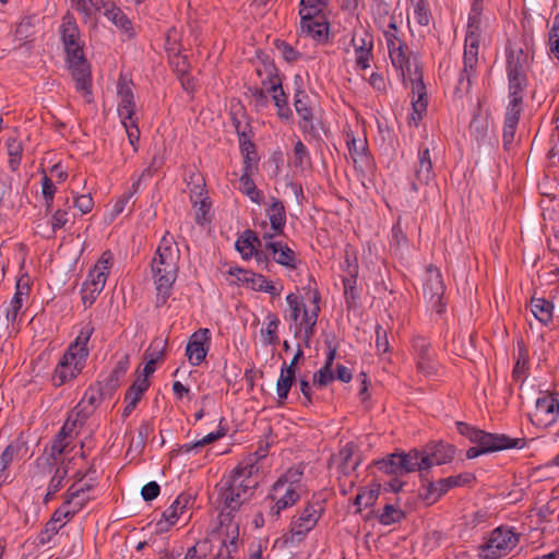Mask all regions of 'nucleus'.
<instances>
[{
    "label": "nucleus",
    "instance_id": "nucleus-1",
    "mask_svg": "<svg viewBox=\"0 0 559 559\" xmlns=\"http://www.w3.org/2000/svg\"><path fill=\"white\" fill-rule=\"evenodd\" d=\"M59 34L64 46L68 68L75 83V90L90 104L93 100L91 66L84 56L85 44L72 14L67 13L62 17Z\"/></svg>",
    "mask_w": 559,
    "mask_h": 559
},
{
    "label": "nucleus",
    "instance_id": "nucleus-2",
    "mask_svg": "<svg viewBox=\"0 0 559 559\" xmlns=\"http://www.w3.org/2000/svg\"><path fill=\"white\" fill-rule=\"evenodd\" d=\"M180 260V249L175 237L166 231L162 237L151 262V272L157 290V301L165 302L176 282Z\"/></svg>",
    "mask_w": 559,
    "mask_h": 559
},
{
    "label": "nucleus",
    "instance_id": "nucleus-3",
    "mask_svg": "<svg viewBox=\"0 0 559 559\" xmlns=\"http://www.w3.org/2000/svg\"><path fill=\"white\" fill-rule=\"evenodd\" d=\"M94 331L91 321L81 325L74 341L69 344L51 373L52 386L60 388L81 374L90 356L88 343Z\"/></svg>",
    "mask_w": 559,
    "mask_h": 559
},
{
    "label": "nucleus",
    "instance_id": "nucleus-4",
    "mask_svg": "<svg viewBox=\"0 0 559 559\" xmlns=\"http://www.w3.org/2000/svg\"><path fill=\"white\" fill-rule=\"evenodd\" d=\"M483 12L484 0H473L464 40L463 68L460 71L456 84V91L461 93H468L473 81L477 76Z\"/></svg>",
    "mask_w": 559,
    "mask_h": 559
},
{
    "label": "nucleus",
    "instance_id": "nucleus-5",
    "mask_svg": "<svg viewBox=\"0 0 559 559\" xmlns=\"http://www.w3.org/2000/svg\"><path fill=\"white\" fill-rule=\"evenodd\" d=\"M455 426L461 436L476 444L466 451L468 460L502 450L522 449L525 445V439L523 438H511L504 433L487 432L463 421H456Z\"/></svg>",
    "mask_w": 559,
    "mask_h": 559
},
{
    "label": "nucleus",
    "instance_id": "nucleus-6",
    "mask_svg": "<svg viewBox=\"0 0 559 559\" xmlns=\"http://www.w3.org/2000/svg\"><path fill=\"white\" fill-rule=\"evenodd\" d=\"M301 478L302 471L289 468L273 484L265 498V502L269 503V520L277 521L284 510L294 507L300 500Z\"/></svg>",
    "mask_w": 559,
    "mask_h": 559
},
{
    "label": "nucleus",
    "instance_id": "nucleus-7",
    "mask_svg": "<svg viewBox=\"0 0 559 559\" xmlns=\"http://www.w3.org/2000/svg\"><path fill=\"white\" fill-rule=\"evenodd\" d=\"M389 58L393 68L400 72L404 80H416L421 75L417 55L406 43L405 33L401 27L383 36Z\"/></svg>",
    "mask_w": 559,
    "mask_h": 559
},
{
    "label": "nucleus",
    "instance_id": "nucleus-8",
    "mask_svg": "<svg viewBox=\"0 0 559 559\" xmlns=\"http://www.w3.org/2000/svg\"><path fill=\"white\" fill-rule=\"evenodd\" d=\"M320 294L313 293L312 308L307 309L301 298L294 293L286 296L288 306V320L294 323V335L304 340L309 345L310 340L314 335L316 325L320 312Z\"/></svg>",
    "mask_w": 559,
    "mask_h": 559
},
{
    "label": "nucleus",
    "instance_id": "nucleus-9",
    "mask_svg": "<svg viewBox=\"0 0 559 559\" xmlns=\"http://www.w3.org/2000/svg\"><path fill=\"white\" fill-rule=\"evenodd\" d=\"M526 86V75L508 76L509 104L506 109L502 129V143L506 150H509L514 142Z\"/></svg>",
    "mask_w": 559,
    "mask_h": 559
},
{
    "label": "nucleus",
    "instance_id": "nucleus-10",
    "mask_svg": "<svg viewBox=\"0 0 559 559\" xmlns=\"http://www.w3.org/2000/svg\"><path fill=\"white\" fill-rule=\"evenodd\" d=\"M520 543V534L512 527L498 526L479 547L480 559H500L509 555Z\"/></svg>",
    "mask_w": 559,
    "mask_h": 559
},
{
    "label": "nucleus",
    "instance_id": "nucleus-11",
    "mask_svg": "<svg viewBox=\"0 0 559 559\" xmlns=\"http://www.w3.org/2000/svg\"><path fill=\"white\" fill-rule=\"evenodd\" d=\"M325 511L323 501H309L289 524L286 543H299L316 527Z\"/></svg>",
    "mask_w": 559,
    "mask_h": 559
},
{
    "label": "nucleus",
    "instance_id": "nucleus-12",
    "mask_svg": "<svg viewBox=\"0 0 559 559\" xmlns=\"http://www.w3.org/2000/svg\"><path fill=\"white\" fill-rule=\"evenodd\" d=\"M411 345L417 372L426 378L440 377L443 368L431 343L426 337L417 335L412 338Z\"/></svg>",
    "mask_w": 559,
    "mask_h": 559
},
{
    "label": "nucleus",
    "instance_id": "nucleus-13",
    "mask_svg": "<svg viewBox=\"0 0 559 559\" xmlns=\"http://www.w3.org/2000/svg\"><path fill=\"white\" fill-rule=\"evenodd\" d=\"M266 451H255L243 457L235 468L230 471L226 478L230 479L238 487L254 493L259 485V461L265 457Z\"/></svg>",
    "mask_w": 559,
    "mask_h": 559
},
{
    "label": "nucleus",
    "instance_id": "nucleus-14",
    "mask_svg": "<svg viewBox=\"0 0 559 559\" xmlns=\"http://www.w3.org/2000/svg\"><path fill=\"white\" fill-rule=\"evenodd\" d=\"M423 289L430 309L439 316L443 314L447 309V302L444 301L445 285L438 267L429 265L426 269Z\"/></svg>",
    "mask_w": 559,
    "mask_h": 559
},
{
    "label": "nucleus",
    "instance_id": "nucleus-15",
    "mask_svg": "<svg viewBox=\"0 0 559 559\" xmlns=\"http://www.w3.org/2000/svg\"><path fill=\"white\" fill-rule=\"evenodd\" d=\"M107 395H111L107 392L104 386V381H96L91 384L84 392L82 399L78 403V405L69 413L68 417L81 426L85 423V420L93 415L95 409L98 407L103 399Z\"/></svg>",
    "mask_w": 559,
    "mask_h": 559
},
{
    "label": "nucleus",
    "instance_id": "nucleus-16",
    "mask_svg": "<svg viewBox=\"0 0 559 559\" xmlns=\"http://www.w3.org/2000/svg\"><path fill=\"white\" fill-rule=\"evenodd\" d=\"M294 108L298 116V127L305 136L318 135L316 128V114L311 97L301 85L295 88Z\"/></svg>",
    "mask_w": 559,
    "mask_h": 559
},
{
    "label": "nucleus",
    "instance_id": "nucleus-17",
    "mask_svg": "<svg viewBox=\"0 0 559 559\" xmlns=\"http://www.w3.org/2000/svg\"><path fill=\"white\" fill-rule=\"evenodd\" d=\"M350 44L355 52V66L358 70H366L371 67L373 60V35L365 27L359 25L354 27Z\"/></svg>",
    "mask_w": 559,
    "mask_h": 559
},
{
    "label": "nucleus",
    "instance_id": "nucleus-18",
    "mask_svg": "<svg viewBox=\"0 0 559 559\" xmlns=\"http://www.w3.org/2000/svg\"><path fill=\"white\" fill-rule=\"evenodd\" d=\"M559 419V394L543 392L535 402L531 420L538 427H548Z\"/></svg>",
    "mask_w": 559,
    "mask_h": 559
},
{
    "label": "nucleus",
    "instance_id": "nucleus-19",
    "mask_svg": "<svg viewBox=\"0 0 559 559\" xmlns=\"http://www.w3.org/2000/svg\"><path fill=\"white\" fill-rule=\"evenodd\" d=\"M300 22L297 29L299 37L310 38L318 45H325L330 40V23L325 15L299 14Z\"/></svg>",
    "mask_w": 559,
    "mask_h": 559
},
{
    "label": "nucleus",
    "instance_id": "nucleus-20",
    "mask_svg": "<svg viewBox=\"0 0 559 559\" xmlns=\"http://www.w3.org/2000/svg\"><path fill=\"white\" fill-rule=\"evenodd\" d=\"M266 221L260 223L259 227L263 235L283 236L286 228V209L282 200L271 197L265 207Z\"/></svg>",
    "mask_w": 559,
    "mask_h": 559
},
{
    "label": "nucleus",
    "instance_id": "nucleus-21",
    "mask_svg": "<svg viewBox=\"0 0 559 559\" xmlns=\"http://www.w3.org/2000/svg\"><path fill=\"white\" fill-rule=\"evenodd\" d=\"M80 427L82 426L78 424L75 419L73 420L70 417H67L61 429L52 439L50 445L45 449V453L48 455L49 460L56 462L63 453L68 452V449L71 447L79 433Z\"/></svg>",
    "mask_w": 559,
    "mask_h": 559
},
{
    "label": "nucleus",
    "instance_id": "nucleus-22",
    "mask_svg": "<svg viewBox=\"0 0 559 559\" xmlns=\"http://www.w3.org/2000/svg\"><path fill=\"white\" fill-rule=\"evenodd\" d=\"M278 236L263 235V248L269 252L271 261L288 270L297 269L298 259L296 252L282 240H276Z\"/></svg>",
    "mask_w": 559,
    "mask_h": 559
},
{
    "label": "nucleus",
    "instance_id": "nucleus-23",
    "mask_svg": "<svg viewBox=\"0 0 559 559\" xmlns=\"http://www.w3.org/2000/svg\"><path fill=\"white\" fill-rule=\"evenodd\" d=\"M476 477L473 473L464 472L457 475L441 478L435 483H430L428 486V492L425 499L428 503L437 502L443 495H445L451 488L463 487L473 484Z\"/></svg>",
    "mask_w": 559,
    "mask_h": 559
},
{
    "label": "nucleus",
    "instance_id": "nucleus-24",
    "mask_svg": "<svg viewBox=\"0 0 559 559\" xmlns=\"http://www.w3.org/2000/svg\"><path fill=\"white\" fill-rule=\"evenodd\" d=\"M211 345L209 329H199L192 333L186 346V356L191 366H200L206 358Z\"/></svg>",
    "mask_w": 559,
    "mask_h": 559
},
{
    "label": "nucleus",
    "instance_id": "nucleus-25",
    "mask_svg": "<svg viewBox=\"0 0 559 559\" xmlns=\"http://www.w3.org/2000/svg\"><path fill=\"white\" fill-rule=\"evenodd\" d=\"M253 493L243 487H238L230 479L224 477L219 489L218 499L224 510L229 512L237 511L241 504L247 501Z\"/></svg>",
    "mask_w": 559,
    "mask_h": 559
},
{
    "label": "nucleus",
    "instance_id": "nucleus-26",
    "mask_svg": "<svg viewBox=\"0 0 559 559\" xmlns=\"http://www.w3.org/2000/svg\"><path fill=\"white\" fill-rule=\"evenodd\" d=\"M435 178L430 150L420 146L418 148V162L414 166V178L411 179V188L417 192L420 187L429 185Z\"/></svg>",
    "mask_w": 559,
    "mask_h": 559
},
{
    "label": "nucleus",
    "instance_id": "nucleus-27",
    "mask_svg": "<svg viewBox=\"0 0 559 559\" xmlns=\"http://www.w3.org/2000/svg\"><path fill=\"white\" fill-rule=\"evenodd\" d=\"M194 503V498L189 492H181L173 503L163 512L162 519L157 522L160 531H167L175 525L187 509Z\"/></svg>",
    "mask_w": 559,
    "mask_h": 559
},
{
    "label": "nucleus",
    "instance_id": "nucleus-28",
    "mask_svg": "<svg viewBox=\"0 0 559 559\" xmlns=\"http://www.w3.org/2000/svg\"><path fill=\"white\" fill-rule=\"evenodd\" d=\"M455 447L442 441L431 442L424 450L423 465L430 469L433 465L450 463L455 455Z\"/></svg>",
    "mask_w": 559,
    "mask_h": 559
},
{
    "label": "nucleus",
    "instance_id": "nucleus-29",
    "mask_svg": "<svg viewBox=\"0 0 559 559\" xmlns=\"http://www.w3.org/2000/svg\"><path fill=\"white\" fill-rule=\"evenodd\" d=\"M118 105L117 111L120 119L136 117V105L132 91V82L120 76L117 82Z\"/></svg>",
    "mask_w": 559,
    "mask_h": 559
},
{
    "label": "nucleus",
    "instance_id": "nucleus-30",
    "mask_svg": "<svg viewBox=\"0 0 559 559\" xmlns=\"http://www.w3.org/2000/svg\"><path fill=\"white\" fill-rule=\"evenodd\" d=\"M230 274L236 275L239 282L254 292L267 293L272 297L281 295V289L276 288V286L262 274L242 269H237V273L230 272Z\"/></svg>",
    "mask_w": 559,
    "mask_h": 559
},
{
    "label": "nucleus",
    "instance_id": "nucleus-31",
    "mask_svg": "<svg viewBox=\"0 0 559 559\" xmlns=\"http://www.w3.org/2000/svg\"><path fill=\"white\" fill-rule=\"evenodd\" d=\"M371 14L376 26L381 31L383 36L399 28L397 17L391 13L389 2L384 0H373Z\"/></svg>",
    "mask_w": 559,
    "mask_h": 559
},
{
    "label": "nucleus",
    "instance_id": "nucleus-32",
    "mask_svg": "<svg viewBox=\"0 0 559 559\" xmlns=\"http://www.w3.org/2000/svg\"><path fill=\"white\" fill-rule=\"evenodd\" d=\"M413 84V100H412V114L409 117V121L415 126H418L419 121L423 119L424 114L427 110L428 98L425 91V85L421 80V75H419L416 80H409Z\"/></svg>",
    "mask_w": 559,
    "mask_h": 559
},
{
    "label": "nucleus",
    "instance_id": "nucleus-33",
    "mask_svg": "<svg viewBox=\"0 0 559 559\" xmlns=\"http://www.w3.org/2000/svg\"><path fill=\"white\" fill-rule=\"evenodd\" d=\"M263 246V233L253 231L251 229L245 230L236 240V250L240 253L243 260L252 259L254 251Z\"/></svg>",
    "mask_w": 559,
    "mask_h": 559
},
{
    "label": "nucleus",
    "instance_id": "nucleus-34",
    "mask_svg": "<svg viewBox=\"0 0 559 559\" xmlns=\"http://www.w3.org/2000/svg\"><path fill=\"white\" fill-rule=\"evenodd\" d=\"M112 266V254L109 251H105L97 260L93 269L88 272V275L84 283L95 284L98 287L104 288Z\"/></svg>",
    "mask_w": 559,
    "mask_h": 559
},
{
    "label": "nucleus",
    "instance_id": "nucleus-35",
    "mask_svg": "<svg viewBox=\"0 0 559 559\" xmlns=\"http://www.w3.org/2000/svg\"><path fill=\"white\" fill-rule=\"evenodd\" d=\"M95 497H87L84 491L78 485H70L63 495V503L75 516L81 510H83L90 501Z\"/></svg>",
    "mask_w": 559,
    "mask_h": 559
},
{
    "label": "nucleus",
    "instance_id": "nucleus-36",
    "mask_svg": "<svg viewBox=\"0 0 559 559\" xmlns=\"http://www.w3.org/2000/svg\"><path fill=\"white\" fill-rule=\"evenodd\" d=\"M130 366L129 356L123 354L118 357L110 373L103 379L104 386L109 394H112L120 385Z\"/></svg>",
    "mask_w": 559,
    "mask_h": 559
},
{
    "label": "nucleus",
    "instance_id": "nucleus-37",
    "mask_svg": "<svg viewBox=\"0 0 559 559\" xmlns=\"http://www.w3.org/2000/svg\"><path fill=\"white\" fill-rule=\"evenodd\" d=\"M346 143L355 166L360 168L368 166L370 157L366 140H357L353 133H347Z\"/></svg>",
    "mask_w": 559,
    "mask_h": 559
},
{
    "label": "nucleus",
    "instance_id": "nucleus-38",
    "mask_svg": "<svg viewBox=\"0 0 559 559\" xmlns=\"http://www.w3.org/2000/svg\"><path fill=\"white\" fill-rule=\"evenodd\" d=\"M267 87V93L271 95V98L276 108V114L282 121L288 122L293 119V110L288 103V95L285 93L283 85L277 84Z\"/></svg>",
    "mask_w": 559,
    "mask_h": 559
},
{
    "label": "nucleus",
    "instance_id": "nucleus-39",
    "mask_svg": "<svg viewBox=\"0 0 559 559\" xmlns=\"http://www.w3.org/2000/svg\"><path fill=\"white\" fill-rule=\"evenodd\" d=\"M358 447L354 442H347L344 447L341 448L337 454L340 460L337 472H348L350 474L356 472L358 465L360 464V460L356 455Z\"/></svg>",
    "mask_w": 559,
    "mask_h": 559
},
{
    "label": "nucleus",
    "instance_id": "nucleus-40",
    "mask_svg": "<svg viewBox=\"0 0 559 559\" xmlns=\"http://www.w3.org/2000/svg\"><path fill=\"white\" fill-rule=\"evenodd\" d=\"M252 138L253 136L246 138L243 134H240V140L238 141L240 153L243 159L242 169H248V171L258 170V163L260 159L257 146L253 143Z\"/></svg>",
    "mask_w": 559,
    "mask_h": 559
},
{
    "label": "nucleus",
    "instance_id": "nucleus-41",
    "mask_svg": "<svg viewBox=\"0 0 559 559\" xmlns=\"http://www.w3.org/2000/svg\"><path fill=\"white\" fill-rule=\"evenodd\" d=\"M507 76L526 75V55L522 48H507L506 50Z\"/></svg>",
    "mask_w": 559,
    "mask_h": 559
},
{
    "label": "nucleus",
    "instance_id": "nucleus-42",
    "mask_svg": "<svg viewBox=\"0 0 559 559\" xmlns=\"http://www.w3.org/2000/svg\"><path fill=\"white\" fill-rule=\"evenodd\" d=\"M104 14L117 28L126 33L129 37L135 35L131 20L121 8L111 4L110 7H106Z\"/></svg>",
    "mask_w": 559,
    "mask_h": 559
},
{
    "label": "nucleus",
    "instance_id": "nucleus-43",
    "mask_svg": "<svg viewBox=\"0 0 559 559\" xmlns=\"http://www.w3.org/2000/svg\"><path fill=\"white\" fill-rule=\"evenodd\" d=\"M257 75L261 79V84L266 92L267 87L277 84L283 85V78L280 75L278 69L273 62L263 61L261 66L257 68ZM278 86H276V88Z\"/></svg>",
    "mask_w": 559,
    "mask_h": 559
},
{
    "label": "nucleus",
    "instance_id": "nucleus-44",
    "mask_svg": "<svg viewBox=\"0 0 559 559\" xmlns=\"http://www.w3.org/2000/svg\"><path fill=\"white\" fill-rule=\"evenodd\" d=\"M5 147L8 153V166L11 171L16 173L20 168L23 157V142L17 136L10 135L5 140Z\"/></svg>",
    "mask_w": 559,
    "mask_h": 559
},
{
    "label": "nucleus",
    "instance_id": "nucleus-45",
    "mask_svg": "<svg viewBox=\"0 0 559 559\" xmlns=\"http://www.w3.org/2000/svg\"><path fill=\"white\" fill-rule=\"evenodd\" d=\"M400 454V463L402 464V473L403 475L416 472V471H427V467L423 465V456L424 451L413 449L407 453L401 452Z\"/></svg>",
    "mask_w": 559,
    "mask_h": 559
},
{
    "label": "nucleus",
    "instance_id": "nucleus-46",
    "mask_svg": "<svg viewBox=\"0 0 559 559\" xmlns=\"http://www.w3.org/2000/svg\"><path fill=\"white\" fill-rule=\"evenodd\" d=\"M257 170L248 171V169H242V174L239 178V190L241 193L247 195L253 203L261 204L263 193L259 190L252 179L254 173Z\"/></svg>",
    "mask_w": 559,
    "mask_h": 559
},
{
    "label": "nucleus",
    "instance_id": "nucleus-47",
    "mask_svg": "<svg viewBox=\"0 0 559 559\" xmlns=\"http://www.w3.org/2000/svg\"><path fill=\"white\" fill-rule=\"evenodd\" d=\"M27 443L22 438H16L4 449L0 459L10 466L14 460L24 459L27 455Z\"/></svg>",
    "mask_w": 559,
    "mask_h": 559
},
{
    "label": "nucleus",
    "instance_id": "nucleus-48",
    "mask_svg": "<svg viewBox=\"0 0 559 559\" xmlns=\"http://www.w3.org/2000/svg\"><path fill=\"white\" fill-rule=\"evenodd\" d=\"M280 319L275 313L269 312L266 316L265 325L261 329L260 334L265 345H276L280 342L277 330L280 326Z\"/></svg>",
    "mask_w": 559,
    "mask_h": 559
},
{
    "label": "nucleus",
    "instance_id": "nucleus-49",
    "mask_svg": "<svg viewBox=\"0 0 559 559\" xmlns=\"http://www.w3.org/2000/svg\"><path fill=\"white\" fill-rule=\"evenodd\" d=\"M531 309L534 317L542 323L547 324L552 319L554 305L545 298H533Z\"/></svg>",
    "mask_w": 559,
    "mask_h": 559
},
{
    "label": "nucleus",
    "instance_id": "nucleus-50",
    "mask_svg": "<svg viewBox=\"0 0 559 559\" xmlns=\"http://www.w3.org/2000/svg\"><path fill=\"white\" fill-rule=\"evenodd\" d=\"M400 461V454L399 453H391L389 455H386L385 457L379 460V461H376L374 462V465L377 466V468L389 475V476H403V473H402V464L399 462Z\"/></svg>",
    "mask_w": 559,
    "mask_h": 559
},
{
    "label": "nucleus",
    "instance_id": "nucleus-51",
    "mask_svg": "<svg viewBox=\"0 0 559 559\" xmlns=\"http://www.w3.org/2000/svg\"><path fill=\"white\" fill-rule=\"evenodd\" d=\"M292 164L302 171L311 166L310 152L301 140H298L294 145Z\"/></svg>",
    "mask_w": 559,
    "mask_h": 559
},
{
    "label": "nucleus",
    "instance_id": "nucleus-52",
    "mask_svg": "<svg viewBox=\"0 0 559 559\" xmlns=\"http://www.w3.org/2000/svg\"><path fill=\"white\" fill-rule=\"evenodd\" d=\"M150 381L138 377L124 394V402L138 405L143 394L148 390Z\"/></svg>",
    "mask_w": 559,
    "mask_h": 559
},
{
    "label": "nucleus",
    "instance_id": "nucleus-53",
    "mask_svg": "<svg viewBox=\"0 0 559 559\" xmlns=\"http://www.w3.org/2000/svg\"><path fill=\"white\" fill-rule=\"evenodd\" d=\"M72 8L81 13L85 19L91 17L100 11L102 8H106L104 0H71Z\"/></svg>",
    "mask_w": 559,
    "mask_h": 559
},
{
    "label": "nucleus",
    "instance_id": "nucleus-54",
    "mask_svg": "<svg viewBox=\"0 0 559 559\" xmlns=\"http://www.w3.org/2000/svg\"><path fill=\"white\" fill-rule=\"evenodd\" d=\"M413 16L420 26H428L432 15L427 0L413 1Z\"/></svg>",
    "mask_w": 559,
    "mask_h": 559
},
{
    "label": "nucleus",
    "instance_id": "nucleus-55",
    "mask_svg": "<svg viewBox=\"0 0 559 559\" xmlns=\"http://www.w3.org/2000/svg\"><path fill=\"white\" fill-rule=\"evenodd\" d=\"M40 186H41V195L44 199L45 211L47 213L52 212V205H53V200H55V195L57 192V187H56L55 182L52 181V179L50 177H48L47 175H44L41 177Z\"/></svg>",
    "mask_w": 559,
    "mask_h": 559
},
{
    "label": "nucleus",
    "instance_id": "nucleus-56",
    "mask_svg": "<svg viewBox=\"0 0 559 559\" xmlns=\"http://www.w3.org/2000/svg\"><path fill=\"white\" fill-rule=\"evenodd\" d=\"M295 379L296 376L281 370V374L276 382V394L280 405L284 404V402L287 400L288 393L293 383L295 382Z\"/></svg>",
    "mask_w": 559,
    "mask_h": 559
},
{
    "label": "nucleus",
    "instance_id": "nucleus-57",
    "mask_svg": "<svg viewBox=\"0 0 559 559\" xmlns=\"http://www.w3.org/2000/svg\"><path fill=\"white\" fill-rule=\"evenodd\" d=\"M120 121L126 130L129 143L133 151L138 152L140 140L139 118L133 117L131 119H120Z\"/></svg>",
    "mask_w": 559,
    "mask_h": 559
},
{
    "label": "nucleus",
    "instance_id": "nucleus-58",
    "mask_svg": "<svg viewBox=\"0 0 559 559\" xmlns=\"http://www.w3.org/2000/svg\"><path fill=\"white\" fill-rule=\"evenodd\" d=\"M275 48L287 63H296L302 59V53L285 40L276 39Z\"/></svg>",
    "mask_w": 559,
    "mask_h": 559
},
{
    "label": "nucleus",
    "instance_id": "nucleus-59",
    "mask_svg": "<svg viewBox=\"0 0 559 559\" xmlns=\"http://www.w3.org/2000/svg\"><path fill=\"white\" fill-rule=\"evenodd\" d=\"M68 475L66 466H58L48 484L46 501H48L55 493H57L64 485V479Z\"/></svg>",
    "mask_w": 559,
    "mask_h": 559
},
{
    "label": "nucleus",
    "instance_id": "nucleus-60",
    "mask_svg": "<svg viewBox=\"0 0 559 559\" xmlns=\"http://www.w3.org/2000/svg\"><path fill=\"white\" fill-rule=\"evenodd\" d=\"M70 205H69V199H66L64 207H59L55 210L51 214L50 218V226L52 233H56L57 230L63 228L70 221V214H69Z\"/></svg>",
    "mask_w": 559,
    "mask_h": 559
},
{
    "label": "nucleus",
    "instance_id": "nucleus-61",
    "mask_svg": "<svg viewBox=\"0 0 559 559\" xmlns=\"http://www.w3.org/2000/svg\"><path fill=\"white\" fill-rule=\"evenodd\" d=\"M329 2L330 0H300L298 14L325 15L323 10Z\"/></svg>",
    "mask_w": 559,
    "mask_h": 559
},
{
    "label": "nucleus",
    "instance_id": "nucleus-62",
    "mask_svg": "<svg viewBox=\"0 0 559 559\" xmlns=\"http://www.w3.org/2000/svg\"><path fill=\"white\" fill-rule=\"evenodd\" d=\"M549 55L559 61V13L555 15L548 36Z\"/></svg>",
    "mask_w": 559,
    "mask_h": 559
},
{
    "label": "nucleus",
    "instance_id": "nucleus-63",
    "mask_svg": "<svg viewBox=\"0 0 559 559\" xmlns=\"http://www.w3.org/2000/svg\"><path fill=\"white\" fill-rule=\"evenodd\" d=\"M378 499V491L373 489H360L357 493L354 504L357 507L358 511H361L362 508H368L374 504Z\"/></svg>",
    "mask_w": 559,
    "mask_h": 559
},
{
    "label": "nucleus",
    "instance_id": "nucleus-64",
    "mask_svg": "<svg viewBox=\"0 0 559 559\" xmlns=\"http://www.w3.org/2000/svg\"><path fill=\"white\" fill-rule=\"evenodd\" d=\"M238 535L231 536L228 540L224 539L215 556V559H235L237 552Z\"/></svg>",
    "mask_w": 559,
    "mask_h": 559
}]
</instances>
